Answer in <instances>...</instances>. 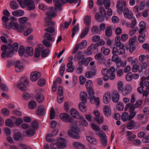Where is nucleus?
I'll list each match as a JSON object with an SVG mask.
<instances>
[{"instance_id": "nucleus-1", "label": "nucleus", "mask_w": 149, "mask_h": 149, "mask_svg": "<svg viewBox=\"0 0 149 149\" xmlns=\"http://www.w3.org/2000/svg\"><path fill=\"white\" fill-rule=\"evenodd\" d=\"M57 9L56 8L51 7L49 8L48 11L46 13V17L45 19V26H54L55 23L51 20L52 18L55 17L57 15L56 12Z\"/></svg>"}, {"instance_id": "nucleus-2", "label": "nucleus", "mask_w": 149, "mask_h": 149, "mask_svg": "<svg viewBox=\"0 0 149 149\" xmlns=\"http://www.w3.org/2000/svg\"><path fill=\"white\" fill-rule=\"evenodd\" d=\"M93 60L91 57H88L85 58L84 56L81 52H79L74 57V60L78 61L79 64L87 66L90 61Z\"/></svg>"}, {"instance_id": "nucleus-3", "label": "nucleus", "mask_w": 149, "mask_h": 149, "mask_svg": "<svg viewBox=\"0 0 149 149\" xmlns=\"http://www.w3.org/2000/svg\"><path fill=\"white\" fill-rule=\"evenodd\" d=\"M4 26L7 29L17 30L19 32H22L25 29L24 26L22 25H20L19 26L17 22L14 21H10L8 24L4 23Z\"/></svg>"}, {"instance_id": "nucleus-4", "label": "nucleus", "mask_w": 149, "mask_h": 149, "mask_svg": "<svg viewBox=\"0 0 149 149\" xmlns=\"http://www.w3.org/2000/svg\"><path fill=\"white\" fill-rule=\"evenodd\" d=\"M20 6L22 8H24L26 6L30 10H34L35 8V4L32 0H17Z\"/></svg>"}, {"instance_id": "nucleus-5", "label": "nucleus", "mask_w": 149, "mask_h": 149, "mask_svg": "<svg viewBox=\"0 0 149 149\" xmlns=\"http://www.w3.org/2000/svg\"><path fill=\"white\" fill-rule=\"evenodd\" d=\"M45 30L47 32L45 33V38L50 41L54 42L55 40V38L52 37L50 34L54 31V28L53 27H49L45 29Z\"/></svg>"}, {"instance_id": "nucleus-6", "label": "nucleus", "mask_w": 149, "mask_h": 149, "mask_svg": "<svg viewBox=\"0 0 149 149\" xmlns=\"http://www.w3.org/2000/svg\"><path fill=\"white\" fill-rule=\"evenodd\" d=\"M29 84V81L26 78L22 79L20 82L17 84V87L21 91H25L27 89L26 86Z\"/></svg>"}, {"instance_id": "nucleus-7", "label": "nucleus", "mask_w": 149, "mask_h": 149, "mask_svg": "<svg viewBox=\"0 0 149 149\" xmlns=\"http://www.w3.org/2000/svg\"><path fill=\"white\" fill-rule=\"evenodd\" d=\"M99 46H97L96 44L92 43L88 47L86 51V54L90 55L92 54L93 53H95L98 52V47Z\"/></svg>"}, {"instance_id": "nucleus-8", "label": "nucleus", "mask_w": 149, "mask_h": 149, "mask_svg": "<svg viewBox=\"0 0 149 149\" xmlns=\"http://www.w3.org/2000/svg\"><path fill=\"white\" fill-rule=\"evenodd\" d=\"M126 127L130 130H136L140 127V125L138 122L130 120L127 125Z\"/></svg>"}, {"instance_id": "nucleus-9", "label": "nucleus", "mask_w": 149, "mask_h": 149, "mask_svg": "<svg viewBox=\"0 0 149 149\" xmlns=\"http://www.w3.org/2000/svg\"><path fill=\"white\" fill-rule=\"evenodd\" d=\"M93 41L95 43V44H96L98 46H103L105 44V42L102 39H100V36L95 35L93 36L92 39Z\"/></svg>"}, {"instance_id": "nucleus-10", "label": "nucleus", "mask_w": 149, "mask_h": 149, "mask_svg": "<svg viewBox=\"0 0 149 149\" xmlns=\"http://www.w3.org/2000/svg\"><path fill=\"white\" fill-rule=\"evenodd\" d=\"M59 117L62 121L65 122L71 123L73 121V119L72 118L66 113H61L59 116Z\"/></svg>"}, {"instance_id": "nucleus-11", "label": "nucleus", "mask_w": 149, "mask_h": 149, "mask_svg": "<svg viewBox=\"0 0 149 149\" xmlns=\"http://www.w3.org/2000/svg\"><path fill=\"white\" fill-rule=\"evenodd\" d=\"M132 90L133 88L131 85H127L124 88L121 94L123 96H126L130 94L132 91Z\"/></svg>"}, {"instance_id": "nucleus-12", "label": "nucleus", "mask_w": 149, "mask_h": 149, "mask_svg": "<svg viewBox=\"0 0 149 149\" xmlns=\"http://www.w3.org/2000/svg\"><path fill=\"white\" fill-rule=\"evenodd\" d=\"M39 47L41 51L42 57L44 58L47 56L49 52V49H45L44 46L41 44H39Z\"/></svg>"}, {"instance_id": "nucleus-13", "label": "nucleus", "mask_w": 149, "mask_h": 149, "mask_svg": "<svg viewBox=\"0 0 149 149\" xmlns=\"http://www.w3.org/2000/svg\"><path fill=\"white\" fill-rule=\"evenodd\" d=\"M40 72L34 71L31 73L30 77L32 81L35 82L40 77Z\"/></svg>"}, {"instance_id": "nucleus-14", "label": "nucleus", "mask_w": 149, "mask_h": 149, "mask_svg": "<svg viewBox=\"0 0 149 149\" xmlns=\"http://www.w3.org/2000/svg\"><path fill=\"white\" fill-rule=\"evenodd\" d=\"M137 38L136 35L130 38L129 41V45L131 46L130 49V52H132L135 49V47L134 45L135 42Z\"/></svg>"}, {"instance_id": "nucleus-15", "label": "nucleus", "mask_w": 149, "mask_h": 149, "mask_svg": "<svg viewBox=\"0 0 149 149\" xmlns=\"http://www.w3.org/2000/svg\"><path fill=\"white\" fill-rule=\"evenodd\" d=\"M66 141L64 139L60 138L58 140V142L54 143L56 146L61 148H64L66 146Z\"/></svg>"}, {"instance_id": "nucleus-16", "label": "nucleus", "mask_w": 149, "mask_h": 149, "mask_svg": "<svg viewBox=\"0 0 149 149\" xmlns=\"http://www.w3.org/2000/svg\"><path fill=\"white\" fill-rule=\"evenodd\" d=\"M120 95L116 91H113L111 93V98L112 101L115 103L117 102L119 100Z\"/></svg>"}, {"instance_id": "nucleus-17", "label": "nucleus", "mask_w": 149, "mask_h": 149, "mask_svg": "<svg viewBox=\"0 0 149 149\" xmlns=\"http://www.w3.org/2000/svg\"><path fill=\"white\" fill-rule=\"evenodd\" d=\"M111 99V95L109 91L106 92L103 97V101L104 103L108 104L110 101Z\"/></svg>"}, {"instance_id": "nucleus-18", "label": "nucleus", "mask_w": 149, "mask_h": 149, "mask_svg": "<svg viewBox=\"0 0 149 149\" xmlns=\"http://www.w3.org/2000/svg\"><path fill=\"white\" fill-rule=\"evenodd\" d=\"M70 114L73 118L77 119H80L82 117L81 116L78 111L74 108L71 109Z\"/></svg>"}, {"instance_id": "nucleus-19", "label": "nucleus", "mask_w": 149, "mask_h": 149, "mask_svg": "<svg viewBox=\"0 0 149 149\" xmlns=\"http://www.w3.org/2000/svg\"><path fill=\"white\" fill-rule=\"evenodd\" d=\"M90 102L92 104H95L97 106H99L100 104V99L99 97L93 96L90 98Z\"/></svg>"}, {"instance_id": "nucleus-20", "label": "nucleus", "mask_w": 149, "mask_h": 149, "mask_svg": "<svg viewBox=\"0 0 149 149\" xmlns=\"http://www.w3.org/2000/svg\"><path fill=\"white\" fill-rule=\"evenodd\" d=\"M116 46L118 48V55H120L125 53V50L123 44H121L120 42H119V44L116 43Z\"/></svg>"}, {"instance_id": "nucleus-21", "label": "nucleus", "mask_w": 149, "mask_h": 149, "mask_svg": "<svg viewBox=\"0 0 149 149\" xmlns=\"http://www.w3.org/2000/svg\"><path fill=\"white\" fill-rule=\"evenodd\" d=\"M53 1L55 3V6L57 10H61L62 9L61 6L64 4L63 0H53Z\"/></svg>"}, {"instance_id": "nucleus-22", "label": "nucleus", "mask_w": 149, "mask_h": 149, "mask_svg": "<svg viewBox=\"0 0 149 149\" xmlns=\"http://www.w3.org/2000/svg\"><path fill=\"white\" fill-rule=\"evenodd\" d=\"M80 97L82 102L86 103L87 99L89 98L87 93L84 91H81L80 93Z\"/></svg>"}, {"instance_id": "nucleus-23", "label": "nucleus", "mask_w": 149, "mask_h": 149, "mask_svg": "<svg viewBox=\"0 0 149 149\" xmlns=\"http://www.w3.org/2000/svg\"><path fill=\"white\" fill-rule=\"evenodd\" d=\"M104 113L107 117H109L111 115V110L109 106L107 105H105L103 107Z\"/></svg>"}, {"instance_id": "nucleus-24", "label": "nucleus", "mask_w": 149, "mask_h": 149, "mask_svg": "<svg viewBox=\"0 0 149 149\" xmlns=\"http://www.w3.org/2000/svg\"><path fill=\"white\" fill-rule=\"evenodd\" d=\"M23 69V66L22 62L20 61H17L15 66V71L17 72H19L22 71Z\"/></svg>"}, {"instance_id": "nucleus-25", "label": "nucleus", "mask_w": 149, "mask_h": 149, "mask_svg": "<svg viewBox=\"0 0 149 149\" xmlns=\"http://www.w3.org/2000/svg\"><path fill=\"white\" fill-rule=\"evenodd\" d=\"M117 10L119 14L122 13L123 10V5L122 0H118L116 4Z\"/></svg>"}, {"instance_id": "nucleus-26", "label": "nucleus", "mask_w": 149, "mask_h": 149, "mask_svg": "<svg viewBox=\"0 0 149 149\" xmlns=\"http://www.w3.org/2000/svg\"><path fill=\"white\" fill-rule=\"evenodd\" d=\"M135 110V106L134 104L128 103L127 104L125 107L124 110L127 111L128 110L129 112L134 111Z\"/></svg>"}, {"instance_id": "nucleus-27", "label": "nucleus", "mask_w": 149, "mask_h": 149, "mask_svg": "<svg viewBox=\"0 0 149 149\" xmlns=\"http://www.w3.org/2000/svg\"><path fill=\"white\" fill-rule=\"evenodd\" d=\"M123 13L125 18L131 19L133 17L132 13L129 12V10L127 8L125 9Z\"/></svg>"}, {"instance_id": "nucleus-28", "label": "nucleus", "mask_w": 149, "mask_h": 149, "mask_svg": "<svg viewBox=\"0 0 149 149\" xmlns=\"http://www.w3.org/2000/svg\"><path fill=\"white\" fill-rule=\"evenodd\" d=\"M115 69L114 67H111L109 68V79L111 80L114 79L115 77Z\"/></svg>"}, {"instance_id": "nucleus-29", "label": "nucleus", "mask_w": 149, "mask_h": 149, "mask_svg": "<svg viewBox=\"0 0 149 149\" xmlns=\"http://www.w3.org/2000/svg\"><path fill=\"white\" fill-rule=\"evenodd\" d=\"M39 127L38 122L36 121H33L30 125V130H35L38 129Z\"/></svg>"}, {"instance_id": "nucleus-30", "label": "nucleus", "mask_w": 149, "mask_h": 149, "mask_svg": "<svg viewBox=\"0 0 149 149\" xmlns=\"http://www.w3.org/2000/svg\"><path fill=\"white\" fill-rule=\"evenodd\" d=\"M46 111V108L44 107L41 106L38 108L37 113L39 116H41L43 115L45 113Z\"/></svg>"}, {"instance_id": "nucleus-31", "label": "nucleus", "mask_w": 149, "mask_h": 149, "mask_svg": "<svg viewBox=\"0 0 149 149\" xmlns=\"http://www.w3.org/2000/svg\"><path fill=\"white\" fill-rule=\"evenodd\" d=\"M79 131H68V135L71 137L75 138H79L80 137L79 132Z\"/></svg>"}, {"instance_id": "nucleus-32", "label": "nucleus", "mask_w": 149, "mask_h": 149, "mask_svg": "<svg viewBox=\"0 0 149 149\" xmlns=\"http://www.w3.org/2000/svg\"><path fill=\"white\" fill-rule=\"evenodd\" d=\"M86 139L87 141L91 144L96 145L98 143V141L92 136H87Z\"/></svg>"}, {"instance_id": "nucleus-33", "label": "nucleus", "mask_w": 149, "mask_h": 149, "mask_svg": "<svg viewBox=\"0 0 149 149\" xmlns=\"http://www.w3.org/2000/svg\"><path fill=\"white\" fill-rule=\"evenodd\" d=\"M86 103L82 102H80L79 104V109L82 112L85 113L87 111V106L85 104Z\"/></svg>"}, {"instance_id": "nucleus-34", "label": "nucleus", "mask_w": 149, "mask_h": 149, "mask_svg": "<svg viewBox=\"0 0 149 149\" xmlns=\"http://www.w3.org/2000/svg\"><path fill=\"white\" fill-rule=\"evenodd\" d=\"M13 139L16 141L23 139L22 136V134L20 132H18L14 133L13 135Z\"/></svg>"}, {"instance_id": "nucleus-35", "label": "nucleus", "mask_w": 149, "mask_h": 149, "mask_svg": "<svg viewBox=\"0 0 149 149\" xmlns=\"http://www.w3.org/2000/svg\"><path fill=\"white\" fill-rule=\"evenodd\" d=\"M69 22H65L64 24H61V25L60 30L61 31L64 30L65 29H67L72 21V19L70 18L69 19Z\"/></svg>"}, {"instance_id": "nucleus-36", "label": "nucleus", "mask_w": 149, "mask_h": 149, "mask_svg": "<svg viewBox=\"0 0 149 149\" xmlns=\"http://www.w3.org/2000/svg\"><path fill=\"white\" fill-rule=\"evenodd\" d=\"M8 45L7 47L6 45H3L1 47V50L3 52L1 54V57L3 58H5L6 57V54L8 52Z\"/></svg>"}, {"instance_id": "nucleus-37", "label": "nucleus", "mask_w": 149, "mask_h": 149, "mask_svg": "<svg viewBox=\"0 0 149 149\" xmlns=\"http://www.w3.org/2000/svg\"><path fill=\"white\" fill-rule=\"evenodd\" d=\"M96 73V71L95 70L92 72L91 71H88L86 72L85 74L86 77L88 79H91L93 76H95Z\"/></svg>"}, {"instance_id": "nucleus-38", "label": "nucleus", "mask_w": 149, "mask_h": 149, "mask_svg": "<svg viewBox=\"0 0 149 149\" xmlns=\"http://www.w3.org/2000/svg\"><path fill=\"white\" fill-rule=\"evenodd\" d=\"M12 14L15 16L20 17L22 16L24 14V12L22 10H19L13 11Z\"/></svg>"}, {"instance_id": "nucleus-39", "label": "nucleus", "mask_w": 149, "mask_h": 149, "mask_svg": "<svg viewBox=\"0 0 149 149\" xmlns=\"http://www.w3.org/2000/svg\"><path fill=\"white\" fill-rule=\"evenodd\" d=\"M36 98L37 101L39 103H42L44 100V96L42 94L39 93L36 94Z\"/></svg>"}, {"instance_id": "nucleus-40", "label": "nucleus", "mask_w": 149, "mask_h": 149, "mask_svg": "<svg viewBox=\"0 0 149 149\" xmlns=\"http://www.w3.org/2000/svg\"><path fill=\"white\" fill-rule=\"evenodd\" d=\"M121 118L123 122H126L127 120H130L129 113L126 112L123 113L122 115Z\"/></svg>"}, {"instance_id": "nucleus-41", "label": "nucleus", "mask_w": 149, "mask_h": 149, "mask_svg": "<svg viewBox=\"0 0 149 149\" xmlns=\"http://www.w3.org/2000/svg\"><path fill=\"white\" fill-rule=\"evenodd\" d=\"M11 118L15 120V124L17 126L20 125L23 122V120L21 118H18L13 116H12Z\"/></svg>"}, {"instance_id": "nucleus-42", "label": "nucleus", "mask_w": 149, "mask_h": 149, "mask_svg": "<svg viewBox=\"0 0 149 149\" xmlns=\"http://www.w3.org/2000/svg\"><path fill=\"white\" fill-rule=\"evenodd\" d=\"M123 86L124 83L123 81H118L117 84V88L119 92L122 93L124 88Z\"/></svg>"}, {"instance_id": "nucleus-43", "label": "nucleus", "mask_w": 149, "mask_h": 149, "mask_svg": "<svg viewBox=\"0 0 149 149\" xmlns=\"http://www.w3.org/2000/svg\"><path fill=\"white\" fill-rule=\"evenodd\" d=\"M37 106L36 102L34 100H31L29 102L28 104L29 108L30 109H35Z\"/></svg>"}, {"instance_id": "nucleus-44", "label": "nucleus", "mask_w": 149, "mask_h": 149, "mask_svg": "<svg viewBox=\"0 0 149 149\" xmlns=\"http://www.w3.org/2000/svg\"><path fill=\"white\" fill-rule=\"evenodd\" d=\"M101 51L102 53L106 56L108 55L110 52V49H109L107 48L104 46H103L101 48Z\"/></svg>"}, {"instance_id": "nucleus-45", "label": "nucleus", "mask_w": 149, "mask_h": 149, "mask_svg": "<svg viewBox=\"0 0 149 149\" xmlns=\"http://www.w3.org/2000/svg\"><path fill=\"white\" fill-rule=\"evenodd\" d=\"M73 145L74 147L79 149H85V146L84 145L78 142H74Z\"/></svg>"}, {"instance_id": "nucleus-46", "label": "nucleus", "mask_w": 149, "mask_h": 149, "mask_svg": "<svg viewBox=\"0 0 149 149\" xmlns=\"http://www.w3.org/2000/svg\"><path fill=\"white\" fill-rule=\"evenodd\" d=\"M67 68L66 71L69 72H72L74 70L75 68L73 66V63H68L67 65Z\"/></svg>"}, {"instance_id": "nucleus-47", "label": "nucleus", "mask_w": 149, "mask_h": 149, "mask_svg": "<svg viewBox=\"0 0 149 149\" xmlns=\"http://www.w3.org/2000/svg\"><path fill=\"white\" fill-rule=\"evenodd\" d=\"M89 31V27H85L83 30L81 35L80 36V38H83L85 36L88 34Z\"/></svg>"}, {"instance_id": "nucleus-48", "label": "nucleus", "mask_w": 149, "mask_h": 149, "mask_svg": "<svg viewBox=\"0 0 149 149\" xmlns=\"http://www.w3.org/2000/svg\"><path fill=\"white\" fill-rule=\"evenodd\" d=\"M35 133V131H23V134L24 136L31 137Z\"/></svg>"}, {"instance_id": "nucleus-49", "label": "nucleus", "mask_w": 149, "mask_h": 149, "mask_svg": "<svg viewBox=\"0 0 149 149\" xmlns=\"http://www.w3.org/2000/svg\"><path fill=\"white\" fill-rule=\"evenodd\" d=\"M84 22L85 24L87 26H89L91 23V18L89 16H86L84 18Z\"/></svg>"}, {"instance_id": "nucleus-50", "label": "nucleus", "mask_w": 149, "mask_h": 149, "mask_svg": "<svg viewBox=\"0 0 149 149\" xmlns=\"http://www.w3.org/2000/svg\"><path fill=\"white\" fill-rule=\"evenodd\" d=\"M75 70L76 72L78 74H81L83 71V68L82 65L79 64L76 68Z\"/></svg>"}, {"instance_id": "nucleus-51", "label": "nucleus", "mask_w": 149, "mask_h": 149, "mask_svg": "<svg viewBox=\"0 0 149 149\" xmlns=\"http://www.w3.org/2000/svg\"><path fill=\"white\" fill-rule=\"evenodd\" d=\"M79 30V28L78 25L75 26L73 27L72 29V38H73L75 35L78 32Z\"/></svg>"}, {"instance_id": "nucleus-52", "label": "nucleus", "mask_w": 149, "mask_h": 149, "mask_svg": "<svg viewBox=\"0 0 149 149\" xmlns=\"http://www.w3.org/2000/svg\"><path fill=\"white\" fill-rule=\"evenodd\" d=\"M18 47V44L17 42H15L13 43V46L9 44L8 45V47L10 48L13 51H16Z\"/></svg>"}, {"instance_id": "nucleus-53", "label": "nucleus", "mask_w": 149, "mask_h": 149, "mask_svg": "<svg viewBox=\"0 0 149 149\" xmlns=\"http://www.w3.org/2000/svg\"><path fill=\"white\" fill-rule=\"evenodd\" d=\"M112 34L111 28L109 27H107L105 30V35L108 37H110Z\"/></svg>"}, {"instance_id": "nucleus-54", "label": "nucleus", "mask_w": 149, "mask_h": 149, "mask_svg": "<svg viewBox=\"0 0 149 149\" xmlns=\"http://www.w3.org/2000/svg\"><path fill=\"white\" fill-rule=\"evenodd\" d=\"M124 108V105L122 102H118L117 104L116 109L119 111H121Z\"/></svg>"}, {"instance_id": "nucleus-55", "label": "nucleus", "mask_w": 149, "mask_h": 149, "mask_svg": "<svg viewBox=\"0 0 149 149\" xmlns=\"http://www.w3.org/2000/svg\"><path fill=\"white\" fill-rule=\"evenodd\" d=\"M86 88L87 89L93 88V84L91 80H88L85 84Z\"/></svg>"}, {"instance_id": "nucleus-56", "label": "nucleus", "mask_w": 149, "mask_h": 149, "mask_svg": "<svg viewBox=\"0 0 149 149\" xmlns=\"http://www.w3.org/2000/svg\"><path fill=\"white\" fill-rule=\"evenodd\" d=\"M26 52L29 55L32 56L34 53V49L32 47H28L26 48Z\"/></svg>"}, {"instance_id": "nucleus-57", "label": "nucleus", "mask_w": 149, "mask_h": 149, "mask_svg": "<svg viewBox=\"0 0 149 149\" xmlns=\"http://www.w3.org/2000/svg\"><path fill=\"white\" fill-rule=\"evenodd\" d=\"M95 18L98 22H101L103 20V18L101 13L99 12L95 14Z\"/></svg>"}, {"instance_id": "nucleus-58", "label": "nucleus", "mask_w": 149, "mask_h": 149, "mask_svg": "<svg viewBox=\"0 0 149 149\" xmlns=\"http://www.w3.org/2000/svg\"><path fill=\"white\" fill-rule=\"evenodd\" d=\"M79 81L81 85H84L86 82V79L83 75H81L79 77Z\"/></svg>"}, {"instance_id": "nucleus-59", "label": "nucleus", "mask_w": 149, "mask_h": 149, "mask_svg": "<svg viewBox=\"0 0 149 149\" xmlns=\"http://www.w3.org/2000/svg\"><path fill=\"white\" fill-rule=\"evenodd\" d=\"M41 51L39 47V44L38 45V47L36 48L35 52L34 54V56L36 58L39 57L41 55Z\"/></svg>"}, {"instance_id": "nucleus-60", "label": "nucleus", "mask_w": 149, "mask_h": 149, "mask_svg": "<svg viewBox=\"0 0 149 149\" xmlns=\"http://www.w3.org/2000/svg\"><path fill=\"white\" fill-rule=\"evenodd\" d=\"M5 124L6 125L10 127H13L14 125L12 120L10 119H8L6 120Z\"/></svg>"}, {"instance_id": "nucleus-61", "label": "nucleus", "mask_w": 149, "mask_h": 149, "mask_svg": "<svg viewBox=\"0 0 149 149\" xmlns=\"http://www.w3.org/2000/svg\"><path fill=\"white\" fill-rule=\"evenodd\" d=\"M91 31L92 34L94 35L98 34L99 32L97 27L95 26H92L91 28Z\"/></svg>"}, {"instance_id": "nucleus-62", "label": "nucleus", "mask_w": 149, "mask_h": 149, "mask_svg": "<svg viewBox=\"0 0 149 149\" xmlns=\"http://www.w3.org/2000/svg\"><path fill=\"white\" fill-rule=\"evenodd\" d=\"M46 84V80L43 78H40L38 83V85L41 86L42 87L44 86Z\"/></svg>"}, {"instance_id": "nucleus-63", "label": "nucleus", "mask_w": 149, "mask_h": 149, "mask_svg": "<svg viewBox=\"0 0 149 149\" xmlns=\"http://www.w3.org/2000/svg\"><path fill=\"white\" fill-rule=\"evenodd\" d=\"M132 72H128L125 75V79L127 81H131L132 79Z\"/></svg>"}, {"instance_id": "nucleus-64", "label": "nucleus", "mask_w": 149, "mask_h": 149, "mask_svg": "<svg viewBox=\"0 0 149 149\" xmlns=\"http://www.w3.org/2000/svg\"><path fill=\"white\" fill-rule=\"evenodd\" d=\"M139 72H141L143 71V69H146L147 68V63L145 62L142 63L141 64H139Z\"/></svg>"}]
</instances>
